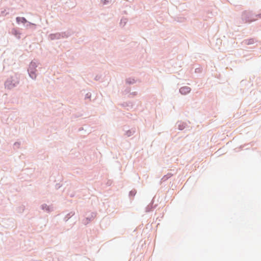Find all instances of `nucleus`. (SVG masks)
I'll list each match as a JSON object with an SVG mask.
<instances>
[{
	"label": "nucleus",
	"instance_id": "1",
	"mask_svg": "<svg viewBox=\"0 0 261 261\" xmlns=\"http://www.w3.org/2000/svg\"><path fill=\"white\" fill-rule=\"evenodd\" d=\"M34 66H35V64L31 63V65H30V67H29V68L28 70L29 72L30 75L32 79H35V78H36V76L35 72L33 71V68H34Z\"/></svg>",
	"mask_w": 261,
	"mask_h": 261
},
{
	"label": "nucleus",
	"instance_id": "2",
	"mask_svg": "<svg viewBox=\"0 0 261 261\" xmlns=\"http://www.w3.org/2000/svg\"><path fill=\"white\" fill-rule=\"evenodd\" d=\"M190 88L186 86L181 88L179 90L180 92L182 94H187V93L190 92Z\"/></svg>",
	"mask_w": 261,
	"mask_h": 261
},
{
	"label": "nucleus",
	"instance_id": "3",
	"mask_svg": "<svg viewBox=\"0 0 261 261\" xmlns=\"http://www.w3.org/2000/svg\"><path fill=\"white\" fill-rule=\"evenodd\" d=\"M244 14L245 15H246V16H247L248 14H247V13H244Z\"/></svg>",
	"mask_w": 261,
	"mask_h": 261
}]
</instances>
